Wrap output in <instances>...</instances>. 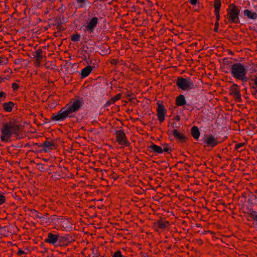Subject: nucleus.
<instances>
[{"label":"nucleus","instance_id":"nucleus-43","mask_svg":"<svg viewBox=\"0 0 257 257\" xmlns=\"http://www.w3.org/2000/svg\"><path fill=\"white\" fill-rule=\"evenodd\" d=\"M24 253V251H19V253L20 254H23Z\"/></svg>","mask_w":257,"mask_h":257},{"label":"nucleus","instance_id":"nucleus-36","mask_svg":"<svg viewBox=\"0 0 257 257\" xmlns=\"http://www.w3.org/2000/svg\"><path fill=\"white\" fill-rule=\"evenodd\" d=\"M218 23H217L215 25V27L214 28V31H217V29H218Z\"/></svg>","mask_w":257,"mask_h":257},{"label":"nucleus","instance_id":"nucleus-44","mask_svg":"<svg viewBox=\"0 0 257 257\" xmlns=\"http://www.w3.org/2000/svg\"><path fill=\"white\" fill-rule=\"evenodd\" d=\"M34 211H35V212L36 213H37V211L35 210Z\"/></svg>","mask_w":257,"mask_h":257},{"label":"nucleus","instance_id":"nucleus-11","mask_svg":"<svg viewBox=\"0 0 257 257\" xmlns=\"http://www.w3.org/2000/svg\"><path fill=\"white\" fill-rule=\"evenodd\" d=\"M116 136L117 141L120 144H125L126 143L125 138V135L121 131L116 132Z\"/></svg>","mask_w":257,"mask_h":257},{"label":"nucleus","instance_id":"nucleus-9","mask_svg":"<svg viewBox=\"0 0 257 257\" xmlns=\"http://www.w3.org/2000/svg\"><path fill=\"white\" fill-rule=\"evenodd\" d=\"M58 240V235L49 233L48 234V237L45 239L46 242L52 244H55Z\"/></svg>","mask_w":257,"mask_h":257},{"label":"nucleus","instance_id":"nucleus-27","mask_svg":"<svg viewBox=\"0 0 257 257\" xmlns=\"http://www.w3.org/2000/svg\"><path fill=\"white\" fill-rule=\"evenodd\" d=\"M19 86L17 83H14L12 84V88L14 90H16L19 88Z\"/></svg>","mask_w":257,"mask_h":257},{"label":"nucleus","instance_id":"nucleus-25","mask_svg":"<svg viewBox=\"0 0 257 257\" xmlns=\"http://www.w3.org/2000/svg\"><path fill=\"white\" fill-rule=\"evenodd\" d=\"M170 151V149L168 146L167 145L164 144V145H163L162 153L163 152H169Z\"/></svg>","mask_w":257,"mask_h":257},{"label":"nucleus","instance_id":"nucleus-4","mask_svg":"<svg viewBox=\"0 0 257 257\" xmlns=\"http://www.w3.org/2000/svg\"><path fill=\"white\" fill-rule=\"evenodd\" d=\"M98 23V19L96 17H89L81 27V29L89 33H93Z\"/></svg>","mask_w":257,"mask_h":257},{"label":"nucleus","instance_id":"nucleus-35","mask_svg":"<svg viewBox=\"0 0 257 257\" xmlns=\"http://www.w3.org/2000/svg\"><path fill=\"white\" fill-rule=\"evenodd\" d=\"M189 1L190 3L193 5H196L197 2V0H189Z\"/></svg>","mask_w":257,"mask_h":257},{"label":"nucleus","instance_id":"nucleus-6","mask_svg":"<svg viewBox=\"0 0 257 257\" xmlns=\"http://www.w3.org/2000/svg\"><path fill=\"white\" fill-rule=\"evenodd\" d=\"M227 12L229 21L234 23H238L239 9L234 6H230L227 10Z\"/></svg>","mask_w":257,"mask_h":257},{"label":"nucleus","instance_id":"nucleus-17","mask_svg":"<svg viewBox=\"0 0 257 257\" xmlns=\"http://www.w3.org/2000/svg\"><path fill=\"white\" fill-rule=\"evenodd\" d=\"M243 14L250 19L255 20L257 18V15L255 12H251L248 10H245Z\"/></svg>","mask_w":257,"mask_h":257},{"label":"nucleus","instance_id":"nucleus-24","mask_svg":"<svg viewBox=\"0 0 257 257\" xmlns=\"http://www.w3.org/2000/svg\"><path fill=\"white\" fill-rule=\"evenodd\" d=\"M8 63V60L3 57H0V66L5 65Z\"/></svg>","mask_w":257,"mask_h":257},{"label":"nucleus","instance_id":"nucleus-22","mask_svg":"<svg viewBox=\"0 0 257 257\" xmlns=\"http://www.w3.org/2000/svg\"><path fill=\"white\" fill-rule=\"evenodd\" d=\"M80 36L79 34H75L72 36L71 40L74 42H78L80 40Z\"/></svg>","mask_w":257,"mask_h":257},{"label":"nucleus","instance_id":"nucleus-14","mask_svg":"<svg viewBox=\"0 0 257 257\" xmlns=\"http://www.w3.org/2000/svg\"><path fill=\"white\" fill-rule=\"evenodd\" d=\"M231 94L233 95L236 98H240V93L238 86L236 84H233L230 89Z\"/></svg>","mask_w":257,"mask_h":257},{"label":"nucleus","instance_id":"nucleus-21","mask_svg":"<svg viewBox=\"0 0 257 257\" xmlns=\"http://www.w3.org/2000/svg\"><path fill=\"white\" fill-rule=\"evenodd\" d=\"M168 224V222L164 220H160L158 222L159 226L161 228L166 227Z\"/></svg>","mask_w":257,"mask_h":257},{"label":"nucleus","instance_id":"nucleus-42","mask_svg":"<svg viewBox=\"0 0 257 257\" xmlns=\"http://www.w3.org/2000/svg\"><path fill=\"white\" fill-rule=\"evenodd\" d=\"M4 80V78H0V82L3 81Z\"/></svg>","mask_w":257,"mask_h":257},{"label":"nucleus","instance_id":"nucleus-18","mask_svg":"<svg viewBox=\"0 0 257 257\" xmlns=\"http://www.w3.org/2000/svg\"><path fill=\"white\" fill-rule=\"evenodd\" d=\"M176 104L178 106H182L186 103L185 98L184 95H180L176 98Z\"/></svg>","mask_w":257,"mask_h":257},{"label":"nucleus","instance_id":"nucleus-19","mask_svg":"<svg viewBox=\"0 0 257 257\" xmlns=\"http://www.w3.org/2000/svg\"><path fill=\"white\" fill-rule=\"evenodd\" d=\"M191 134L193 137L197 140L200 136L199 131L197 126H193L191 129Z\"/></svg>","mask_w":257,"mask_h":257},{"label":"nucleus","instance_id":"nucleus-26","mask_svg":"<svg viewBox=\"0 0 257 257\" xmlns=\"http://www.w3.org/2000/svg\"><path fill=\"white\" fill-rule=\"evenodd\" d=\"M113 257H122V255L121 254V252L119 250H118L116 252H115L113 255H112Z\"/></svg>","mask_w":257,"mask_h":257},{"label":"nucleus","instance_id":"nucleus-38","mask_svg":"<svg viewBox=\"0 0 257 257\" xmlns=\"http://www.w3.org/2000/svg\"><path fill=\"white\" fill-rule=\"evenodd\" d=\"M254 82L256 86H257V78L254 79Z\"/></svg>","mask_w":257,"mask_h":257},{"label":"nucleus","instance_id":"nucleus-23","mask_svg":"<svg viewBox=\"0 0 257 257\" xmlns=\"http://www.w3.org/2000/svg\"><path fill=\"white\" fill-rule=\"evenodd\" d=\"M173 134L175 137L179 139H182L183 138V136L177 130L173 131Z\"/></svg>","mask_w":257,"mask_h":257},{"label":"nucleus","instance_id":"nucleus-28","mask_svg":"<svg viewBox=\"0 0 257 257\" xmlns=\"http://www.w3.org/2000/svg\"><path fill=\"white\" fill-rule=\"evenodd\" d=\"M5 201V197L0 194V204H2Z\"/></svg>","mask_w":257,"mask_h":257},{"label":"nucleus","instance_id":"nucleus-34","mask_svg":"<svg viewBox=\"0 0 257 257\" xmlns=\"http://www.w3.org/2000/svg\"><path fill=\"white\" fill-rule=\"evenodd\" d=\"M6 94L5 92H3V91H1L0 92V98H5L6 97Z\"/></svg>","mask_w":257,"mask_h":257},{"label":"nucleus","instance_id":"nucleus-13","mask_svg":"<svg viewBox=\"0 0 257 257\" xmlns=\"http://www.w3.org/2000/svg\"><path fill=\"white\" fill-rule=\"evenodd\" d=\"M149 150L157 154L162 153V147L158 146L154 144H152L151 146L149 147Z\"/></svg>","mask_w":257,"mask_h":257},{"label":"nucleus","instance_id":"nucleus-1","mask_svg":"<svg viewBox=\"0 0 257 257\" xmlns=\"http://www.w3.org/2000/svg\"><path fill=\"white\" fill-rule=\"evenodd\" d=\"M82 100L76 99L63 108L57 114L52 116V120L56 121H63L66 118L71 117L73 113L79 110L82 105Z\"/></svg>","mask_w":257,"mask_h":257},{"label":"nucleus","instance_id":"nucleus-32","mask_svg":"<svg viewBox=\"0 0 257 257\" xmlns=\"http://www.w3.org/2000/svg\"><path fill=\"white\" fill-rule=\"evenodd\" d=\"M41 51L38 50L36 52V56L38 58H40L41 57Z\"/></svg>","mask_w":257,"mask_h":257},{"label":"nucleus","instance_id":"nucleus-3","mask_svg":"<svg viewBox=\"0 0 257 257\" xmlns=\"http://www.w3.org/2000/svg\"><path fill=\"white\" fill-rule=\"evenodd\" d=\"M231 72L232 76L236 79L243 81H247L246 74L247 70L244 65L240 63H236L232 65Z\"/></svg>","mask_w":257,"mask_h":257},{"label":"nucleus","instance_id":"nucleus-20","mask_svg":"<svg viewBox=\"0 0 257 257\" xmlns=\"http://www.w3.org/2000/svg\"><path fill=\"white\" fill-rule=\"evenodd\" d=\"M221 6V2L220 0H215L214 3V8H215V15H218V12H219V9Z\"/></svg>","mask_w":257,"mask_h":257},{"label":"nucleus","instance_id":"nucleus-30","mask_svg":"<svg viewBox=\"0 0 257 257\" xmlns=\"http://www.w3.org/2000/svg\"><path fill=\"white\" fill-rule=\"evenodd\" d=\"M76 2L82 6L85 3L86 0H76Z\"/></svg>","mask_w":257,"mask_h":257},{"label":"nucleus","instance_id":"nucleus-40","mask_svg":"<svg viewBox=\"0 0 257 257\" xmlns=\"http://www.w3.org/2000/svg\"><path fill=\"white\" fill-rule=\"evenodd\" d=\"M236 146V148H239V147H240L241 146V145L237 144Z\"/></svg>","mask_w":257,"mask_h":257},{"label":"nucleus","instance_id":"nucleus-5","mask_svg":"<svg viewBox=\"0 0 257 257\" xmlns=\"http://www.w3.org/2000/svg\"><path fill=\"white\" fill-rule=\"evenodd\" d=\"M176 84L178 87L183 90H189L194 88V84L189 78H179Z\"/></svg>","mask_w":257,"mask_h":257},{"label":"nucleus","instance_id":"nucleus-37","mask_svg":"<svg viewBox=\"0 0 257 257\" xmlns=\"http://www.w3.org/2000/svg\"><path fill=\"white\" fill-rule=\"evenodd\" d=\"M11 71V70L10 69H6L4 72L5 73H9Z\"/></svg>","mask_w":257,"mask_h":257},{"label":"nucleus","instance_id":"nucleus-8","mask_svg":"<svg viewBox=\"0 0 257 257\" xmlns=\"http://www.w3.org/2000/svg\"><path fill=\"white\" fill-rule=\"evenodd\" d=\"M204 143L207 146L214 147L217 144V141L215 138L211 135H207L205 136Z\"/></svg>","mask_w":257,"mask_h":257},{"label":"nucleus","instance_id":"nucleus-39","mask_svg":"<svg viewBox=\"0 0 257 257\" xmlns=\"http://www.w3.org/2000/svg\"><path fill=\"white\" fill-rule=\"evenodd\" d=\"M217 20L218 21L219 19V14L218 13V15H216Z\"/></svg>","mask_w":257,"mask_h":257},{"label":"nucleus","instance_id":"nucleus-16","mask_svg":"<svg viewBox=\"0 0 257 257\" xmlns=\"http://www.w3.org/2000/svg\"><path fill=\"white\" fill-rule=\"evenodd\" d=\"M92 67L91 66H88L84 68L81 72V75L82 78L87 77L92 71Z\"/></svg>","mask_w":257,"mask_h":257},{"label":"nucleus","instance_id":"nucleus-7","mask_svg":"<svg viewBox=\"0 0 257 257\" xmlns=\"http://www.w3.org/2000/svg\"><path fill=\"white\" fill-rule=\"evenodd\" d=\"M57 222L66 230H71L74 228L73 223L67 219L58 218Z\"/></svg>","mask_w":257,"mask_h":257},{"label":"nucleus","instance_id":"nucleus-33","mask_svg":"<svg viewBox=\"0 0 257 257\" xmlns=\"http://www.w3.org/2000/svg\"><path fill=\"white\" fill-rule=\"evenodd\" d=\"M252 218L253 219L257 222V213H254L252 215Z\"/></svg>","mask_w":257,"mask_h":257},{"label":"nucleus","instance_id":"nucleus-10","mask_svg":"<svg viewBox=\"0 0 257 257\" xmlns=\"http://www.w3.org/2000/svg\"><path fill=\"white\" fill-rule=\"evenodd\" d=\"M158 118L159 120L162 122L165 119V109L162 105H159L157 109Z\"/></svg>","mask_w":257,"mask_h":257},{"label":"nucleus","instance_id":"nucleus-12","mask_svg":"<svg viewBox=\"0 0 257 257\" xmlns=\"http://www.w3.org/2000/svg\"><path fill=\"white\" fill-rule=\"evenodd\" d=\"M54 146V144L53 142L46 141L43 144L41 145V147L43 148L42 151L44 152H48L50 149H52Z\"/></svg>","mask_w":257,"mask_h":257},{"label":"nucleus","instance_id":"nucleus-29","mask_svg":"<svg viewBox=\"0 0 257 257\" xmlns=\"http://www.w3.org/2000/svg\"><path fill=\"white\" fill-rule=\"evenodd\" d=\"M120 95H116L115 97L114 98H112L111 99H112V102H114L115 101L118 100L119 99H120Z\"/></svg>","mask_w":257,"mask_h":257},{"label":"nucleus","instance_id":"nucleus-2","mask_svg":"<svg viewBox=\"0 0 257 257\" xmlns=\"http://www.w3.org/2000/svg\"><path fill=\"white\" fill-rule=\"evenodd\" d=\"M0 138L3 142H8L13 135L18 136L20 132L18 123L10 121L4 123L1 128Z\"/></svg>","mask_w":257,"mask_h":257},{"label":"nucleus","instance_id":"nucleus-15","mask_svg":"<svg viewBox=\"0 0 257 257\" xmlns=\"http://www.w3.org/2000/svg\"><path fill=\"white\" fill-rule=\"evenodd\" d=\"M4 109L7 112H11L14 106V103L12 101L6 102L3 104Z\"/></svg>","mask_w":257,"mask_h":257},{"label":"nucleus","instance_id":"nucleus-41","mask_svg":"<svg viewBox=\"0 0 257 257\" xmlns=\"http://www.w3.org/2000/svg\"><path fill=\"white\" fill-rule=\"evenodd\" d=\"M36 216L37 217H38V218H43V219H44V217H40V216H39L38 215H36Z\"/></svg>","mask_w":257,"mask_h":257},{"label":"nucleus","instance_id":"nucleus-31","mask_svg":"<svg viewBox=\"0 0 257 257\" xmlns=\"http://www.w3.org/2000/svg\"><path fill=\"white\" fill-rule=\"evenodd\" d=\"M113 102H112V99H111L109 101H107L105 105H104V106L105 107H108L109 106L110 104H111L112 103H113Z\"/></svg>","mask_w":257,"mask_h":257}]
</instances>
